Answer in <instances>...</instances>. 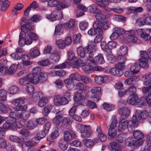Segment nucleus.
<instances>
[{"instance_id":"a19ab883","label":"nucleus","mask_w":151,"mask_h":151,"mask_svg":"<svg viewBox=\"0 0 151 151\" xmlns=\"http://www.w3.org/2000/svg\"><path fill=\"white\" fill-rule=\"evenodd\" d=\"M17 66L16 64H13L9 68H7V74L12 75L16 71Z\"/></svg>"},{"instance_id":"13d9d810","label":"nucleus","mask_w":151,"mask_h":151,"mask_svg":"<svg viewBox=\"0 0 151 151\" xmlns=\"http://www.w3.org/2000/svg\"><path fill=\"white\" fill-rule=\"evenodd\" d=\"M48 100L47 98H43L41 99L38 102V105L41 107L44 106L48 102Z\"/></svg>"},{"instance_id":"8fccbe9b","label":"nucleus","mask_w":151,"mask_h":151,"mask_svg":"<svg viewBox=\"0 0 151 151\" xmlns=\"http://www.w3.org/2000/svg\"><path fill=\"white\" fill-rule=\"evenodd\" d=\"M114 32H116L119 36L120 35H122L124 36L125 34L126 31L124 30L123 28L117 27H115L114 28Z\"/></svg>"},{"instance_id":"7c9ffc66","label":"nucleus","mask_w":151,"mask_h":151,"mask_svg":"<svg viewBox=\"0 0 151 151\" xmlns=\"http://www.w3.org/2000/svg\"><path fill=\"white\" fill-rule=\"evenodd\" d=\"M25 124L26 126L30 129H33L37 126L35 119L27 122Z\"/></svg>"},{"instance_id":"a18cd8bd","label":"nucleus","mask_w":151,"mask_h":151,"mask_svg":"<svg viewBox=\"0 0 151 151\" xmlns=\"http://www.w3.org/2000/svg\"><path fill=\"white\" fill-rule=\"evenodd\" d=\"M8 91L9 93L13 95L18 93L19 90L18 87L13 86L9 88Z\"/></svg>"},{"instance_id":"49530a36","label":"nucleus","mask_w":151,"mask_h":151,"mask_svg":"<svg viewBox=\"0 0 151 151\" xmlns=\"http://www.w3.org/2000/svg\"><path fill=\"white\" fill-rule=\"evenodd\" d=\"M76 89L77 91H84L86 89V87L84 86L83 84L82 83H78L76 84Z\"/></svg>"},{"instance_id":"f257e3e1","label":"nucleus","mask_w":151,"mask_h":151,"mask_svg":"<svg viewBox=\"0 0 151 151\" xmlns=\"http://www.w3.org/2000/svg\"><path fill=\"white\" fill-rule=\"evenodd\" d=\"M96 46L94 45H88L86 47L87 50V54L88 55L87 59L93 63H97L102 64L104 63L105 61L103 55L99 54L93 58L94 55V50Z\"/></svg>"},{"instance_id":"603ef678","label":"nucleus","mask_w":151,"mask_h":151,"mask_svg":"<svg viewBox=\"0 0 151 151\" xmlns=\"http://www.w3.org/2000/svg\"><path fill=\"white\" fill-rule=\"evenodd\" d=\"M6 91L3 89L0 90V99L1 101H5L6 99Z\"/></svg>"},{"instance_id":"a211bd4d","label":"nucleus","mask_w":151,"mask_h":151,"mask_svg":"<svg viewBox=\"0 0 151 151\" xmlns=\"http://www.w3.org/2000/svg\"><path fill=\"white\" fill-rule=\"evenodd\" d=\"M138 98L137 95H130L127 101V103L132 105H135Z\"/></svg>"},{"instance_id":"4468645a","label":"nucleus","mask_w":151,"mask_h":151,"mask_svg":"<svg viewBox=\"0 0 151 151\" xmlns=\"http://www.w3.org/2000/svg\"><path fill=\"white\" fill-rule=\"evenodd\" d=\"M129 125V121L123 118L121 119L119 122L118 126V130L120 132L123 131L126 129Z\"/></svg>"},{"instance_id":"c03bdc74","label":"nucleus","mask_w":151,"mask_h":151,"mask_svg":"<svg viewBox=\"0 0 151 151\" xmlns=\"http://www.w3.org/2000/svg\"><path fill=\"white\" fill-rule=\"evenodd\" d=\"M46 134L45 132L42 131L41 132L37 133L34 138L36 140H39L45 137Z\"/></svg>"},{"instance_id":"69168bd1","label":"nucleus","mask_w":151,"mask_h":151,"mask_svg":"<svg viewBox=\"0 0 151 151\" xmlns=\"http://www.w3.org/2000/svg\"><path fill=\"white\" fill-rule=\"evenodd\" d=\"M42 19V17L38 15H35L31 18L29 20L34 22H37L40 21Z\"/></svg>"},{"instance_id":"473e14b6","label":"nucleus","mask_w":151,"mask_h":151,"mask_svg":"<svg viewBox=\"0 0 151 151\" xmlns=\"http://www.w3.org/2000/svg\"><path fill=\"white\" fill-rule=\"evenodd\" d=\"M101 45L102 49L104 51L106 52L107 53H111V51L108 45V44L107 45L105 42L102 41L101 42Z\"/></svg>"},{"instance_id":"6e6552de","label":"nucleus","mask_w":151,"mask_h":151,"mask_svg":"<svg viewBox=\"0 0 151 151\" xmlns=\"http://www.w3.org/2000/svg\"><path fill=\"white\" fill-rule=\"evenodd\" d=\"M96 3L98 6L103 8L104 10L107 11L108 10L106 6L109 4V1L114 3L119 2L122 0H95Z\"/></svg>"},{"instance_id":"dca6fc26","label":"nucleus","mask_w":151,"mask_h":151,"mask_svg":"<svg viewBox=\"0 0 151 151\" xmlns=\"http://www.w3.org/2000/svg\"><path fill=\"white\" fill-rule=\"evenodd\" d=\"M89 45H88L84 48H83L82 46H80L77 48V53L79 56L81 58H84L86 56V55H88L87 54V50L86 49V47ZM88 56H87V58Z\"/></svg>"},{"instance_id":"0eeeda50","label":"nucleus","mask_w":151,"mask_h":151,"mask_svg":"<svg viewBox=\"0 0 151 151\" xmlns=\"http://www.w3.org/2000/svg\"><path fill=\"white\" fill-rule=\"evenodd\" d=\"M101 90V88L99 87H95L92 89L91 92L92 95L91 98L94 101L97 102L100 99V94Z\"/></svg>"},{"instance_id":"de8ad7c7","label":"nucleus","mask_w":151,"mask_h":151,"mask_svg":"<svg viewBox=\"0 0 151 151\" xmlns=\"http://www.w3.org/2000/svg\"><path fill=\"white\" fill-rule=\"evenodd\" d=\"M33 23L32 22L28 23L26 24H24L22 25L21 27V29L22 31H23L24 30V29L25 28L31 31L33 29Z\"/></svg>"},{"instance_id":"f3484780","label":"nucleus","mask_w":151,"mask_h":151,"mask_svg":"<svg viewBox=\"0 0 151 151\" xmlns=\"http://www.w3.org/2000/svg\"><path fill=\"white\" fill-rule=\"evenodd\" d=\"M10 2L7 0H0V11H6L9 6Z\"/></svg>"},{"instance_id":"423d86ee","label":"nucleus","mask_w":151,"mask_h":151,"mask_svg":"<svg viewBox=\"0 0 151 151\" xmlns=\"http://www.w3.org/2000/svg\"><path fill=\"white\" fill-rule=\"evenodd\" d=\"M48 5L50 7H55L56 9L60 10L68 7V5L65 3H61L60 1L55 0H49Z\"/></svg>"},{"instance_id":"bf43d9fd","label":"nucleus","mask_w":151,"mask_h":151,"mask_svg":"<svg viewBox=\"0 0 151 151\" xmlns=\"http://www.w3.org/2000/svg\"><path fill=\"white\" fill-rule=\"evenodd\" d=\"M81 35L80 33H78L74 35L73 38V42L75 44L79 43Z\"/></svg>"},{"instance_id":"338daca9","label":"nucleus","mask_w":151,"mask_h":151,"mask_svg":"<svg viewBox=\"0 0 151 151\" xmlns=\"http://www.w3.org/2000/svg\"><path fill=\"white\" fill-rule=\"evenodd\" d=\"M62 122L65 125H66L67 127V128L69 129L70 128V119L69 118L65 117L63 118L62 120Z\"/></svg>"},{"instance_id":"052dcab7","label":"nucleus","mask_w":151,"mask_h":151,"mask_svg":"<svg viewBox=\"0 0 151 151\" xmlns=\"http://www.w3.org/2000/svg\"><path fill=\"white\" fill-rule=\"evenodd\" d=\"M56 44L58 47L60 49L64 48L65 46L64 41L61 40H57Z\"/></svg>"},{"instance_id":"774afa93","label":"nucleus","mask_w":151,"mask_h":151,"mask_svg":"<svg viewBox=\"0 0 151 151\" xmlns=\"http://www.w3.org/2000/svg\"><path fill=\"white\" fill-rule=\"evenodd\" d=\"M107 58L108 62L111 63H113L115 61L116 59L114 56L111 53H108Z\"/></svg>"},{"instance_id":"f03ea898","label":"nucleus","mask_w":151,"mask_h":151,"mask_svg":"<svg viewBox=\"0 0 151 151\" xmlns=\"http://www.w3.org/2000/svg\"><path fill=\"white\" fill-rule=\"evenodd\" d=\"M93 28L90 29L88 33L91 36H94L99 33V30H105L108 28V24L106 22H99L98 21L94 22L93 24Z\"/></svg>"},{"instance_id":"09e8293b","label":"nucleus","mask_w":151,"mask_h":151,"mask_svg":"<svg viewBox=\"0 0 151 151\" xmlns=\"http://www.w3.org/2000/svg\"><path fill=\"white\" fill-rule=\"evenodd\" d=\"M37 126L38 125H42L47 121V119L45 117H42L36 119H35Z\"/></svg>"},{"instance_id":"bb28decb","label":"nucleus","mask_w":151,"mask_h":151,"mask_svg":"<svg viewBox=\"0 0 151 151\" xmlns=\"http://www.w3.org/2000/svg\"><path fill=\"white\" fill-rule=\"evenodd\" d=\"M68 146L67 143L63 139L60 140L58 142V147L62 150L64 151L66 150Z\"/></svg>"},{"instance_id":"7ed1b4c3","label":"nucleus","mask_w":151,"mask_h":151,"mask_svg":"<svg viewBox=\"0 0 151 151\" xmlns=\"http://www.w3.org/2000/svg\"><path fill=\"white\" fill-rule=\"evenodd\" d=\"M25 99L24 97L17 98L13 101V103L15 106L14 109L17 111H23L25 110L27 108L26 105H23L24 103Z\"/></svg>"},{"instance_id":"e2e57ef3","label":"nucleus","mask_w":151,"mask_h":151,"mask_svg":"<svg viewBox=\"0 0 151 151\" xmlns=\"http://www.w3.org/2000/svg\"><path fill=\"white\" fill-rule=\"evenodd\" d=\"M51 126V124L49 122H47L44 125L43 131L47 134Z\"/></svg>"},{"instance_id":"39448f33","label":"nucleus","mask_w":151,"mask_h":151,"mask_svg":"<svg viewBox=\"0 0 151 151\" xmlns=\"http://www.w3.org/2000/svg\"><path fill=\"white\" fill-rule=\"evenodd\" d=\"M141 58L139 59V65L143 68H147L148 67V60L149 56L145 51L140 52Z\"/></svg>"},{"instance_id":"79ce46f5","label":"nucleus","mask_w":151,"mask_h":151,"mask_svg":"<svg viewBox=\"0 0 151 151\" xmlns=\"http://www.w3.org/2000/svg\"><path fill=\"white\" fill-rule=\"evenodd\" d=\"M114 19L117 22H122L124 23L125 22L127 18L119 15H116L114 17Z\"/></svg>"},{"instance_id":"5701e85b","label":"nucleus","mask_w":151,"mask_h":151,"mask_svg":"<svg viewBox=\"0 0 151 151\" xmlns=\"http://www.w3.org/2000/svg\"><path fill=\"white\" fill-rule=\"evenodd\" d=\"M64 82L66 84V86L70 90H71L73 87V81L69 78H66L64 80Z\"/></svg>"},{"instance_id":"412c9836","label":"nucleus","mask_w":151,"mask_h":151,"mask_svg":"<svg viewBox=\"0 0 151 151\" xmlns=\"http://www.w3.org/2000/svg\"><path fill=\"white\" fill-rule=\"evenodd\" d=\"M29 54L32 58H34L39 56L40 55L39 50L36 48H31L29 51Z\"/></svg>"},{"instance_id":"ddd939ff","label":"nucleus","mask_w":151,"mask_h":151,"mask_svg":"<svg viewBox=\"0 0 151 151\" xmlns=\"http://www.w3.org/2000/svg\"><path fill=\"white\" fill-rule=\"evenodd\" d=\"M140 118L136 114L133 115L132 120L129 121V125L131 127H134L137 126L139 123Z\"/></svg>"},{"instance_id":"c9c22d12","label":"nucleus","mask_w":151,"mask_h":151,"mask_svg":"<svg viewBox=\"0 0 151 151\" xmlns=\"http://www.w3.org/2000/svg\"><path fill=\"white\" fill-rule=\"evenodd\" d=\"M133 135L134 138L137 139H142L144 137V134L141 131L136 130L134 131Z\"/></svg>"},{"instance_id":"6e6d98bb","label":"nucleus","mask_w":151,"mask_h":151,"mask_svg":"<svg viewBox=\"0 0 151 151\" xmlns=\"http://www.w3.org/2000/svg\"><path fill=\"white\" fill-rule=\"evenodd\" d=\"M23 7L24 5L23 4L19 3L17 4V6L13 9L12 10V14L14 15H15L17 11L20 10Z\"/></svg>"},{"instance_id":"37998d69","label":"nucleus","mask_w":151,"mask_h":151,"mask_svg":"<svg viewBox=\"0 0 151 151\" xmlns=\"http://www.w3.org/2000/svg\"><path fill=\"white\" fill-rule=\"evenodd\" d=\"M83 143L84 145L88 148H90L93 145V143L92 139H88L83 140Z\"/></svg>"},{"instance_id":"20e7f679","label":"nucleus","mask_w":151,"mask_h":151,"mask_svg":"<svg viewBox=\"0 0 151 151\" xmlns=\"http://www.w3.org/2000/svg\"><path fill=\"white\" fill-rule=\"evenodd\" d=\"M78 127L81 133V136L83 138L86 139L90 136L92 132L88 126L79 124H78Z\"/></svg>"},{"instance_id":"b1692460","label":"nucleus","mask_w":151,"mask_h":151,"mask_svg":"<svg viewBox=\"0 0 151 151\" xmlns=\"http://www.w3.org/2000/svg\"><path fill=\"white\" fill-rule=\"evenodd\" d=\"M28 78H29V82L34 84H37L40 81L39 76H34L32 74H29L28 76Z\"/></svg>"},{"instance_id":"680f3d73","label":"nucleus","mask_w":151,"mask_h":151,"mask_svg":"<svg viewBox=\"0 0 151 151\" xmlns=\"http://www.w3.org/2000/svg\"><path fill=\"white\" fill-rule=\"evenodd\" d=\"M75 24V22L74 19H71L69 22L66 24V26L70 29L73 30Z\"/></svg>"},{"instance_id":"4be33fe9","label":"nucleus","mask_w":151,"mask_h":151,"mask_svg":"<svg viewBox=\"0 0 151 151\" xmlns=\"http://www.w3.org/2000/svg\"><path fill=\"white\" fill-rule=\"evenodd\" d=\"M82 69L83 71L86 74H88L93 71V66L92 65H86L82 67Z\"/></svg>"},{"instance_id":"4c0bfd02","label":"nucleus","mask_w":151,"mask_h":151,"mask_svg":"<svg viewBox=\"0 0 151 151\" xmlns=\"http://www.w3.org/2000/svg\"><path fill=\"white\" fill-rule=\"evenodd\" d=\"M30 114V113L28 112H23L19 114L18 117L21 119L26 120L29 118Z\"/></svg>"},{"instance_id":"c756f323","label":"nucleus","mask_w":151,"mask_h":151,"mask_svg":"<svg viewBox=\"0 0 151 151\" xmlns=\"http://www.w3.org/2000/svg\"><path fill=\"white\" fill-rule=\"evenodd\" d=\"M104 30H99V33L95 37L94 40V43L96 44L100 42L102 40V35Z\"/></svg>"},{"instance_id":"f704fd0d","label":"nucleus","mask_w":151,"mask_h":151,"mask_svg":"<svg viewBox=\"0 0 151 151\" xmlns=\"http://www.w3.org/2000/svg\"><path fill=\"white\" fill-rule=\"evenodd\" d=\"M95 17L97 21H99L98 22H106V21H104L103 22H102V21L104 20L106 18L105 16L101 13V11H100V12L97 13L95 15Z\"/></svg>"},{"instance_id":"f8f14e48","label":"nucleus","mask_w":151,"mask_h":151,"mask_svg":"<svg viewBox=\"0 0 151 151\" xmlns=\"http://www.w3.org/2000/svg\"><path fill=\"white\" fill-rule=\"evenodd\" d=\"M136 114L137 116L140 120H143L146 119L149 116V112L146 110L142 111L140 110H137L136 111Z\"/></svg>"},{"instance_id":"aec40b11","label":"nucleus","mask_w":151,"mask_h":151,"mask_svg":"<svg viewBox=\"0 0 151 151\" xmlns=\"http://www.w3.org/2000/svg\"><path fill=\"white\" fill-rule=\"evenodd\" d=\"M86 98V95L85 93L76 92L74 95V99L75 101H80L84 100Z\"/></svg>"},{"instance_id":"1a4fd4ad","label":"nucleus","mask_w":151,"mask_h":151,"mask_svg":"<svg viewBox=\"0 0 151 151\" xmlns=\"http://www.w3.org/2000/svg\"><path fill=\"white\" fill-rule=\"evenodd\" d=\"M64 140L69 141L71 140L73 138H75L76 135L73 131L69 129L64 132Z\"/></svg>"},{"instance_id":"e433bc0d","label":"nucleus","mask_w":151,"mask_h":151,"mask_svg":"<svg viewBox=\"0 0 151 151\" xmlns=\"http://www.w3.org/2000/svg\"><path fill=\"white\" fill-rule=\"evenodd\" d=\"M89 11L92 13L96 14L100 12V10L95 5L92 4L88 7Z\"/></svg>"},{"instance_id":"4d7b16f0","label":"nucleus","mask_w":151,"mask_h":151,"mask_svg":"<svg viewBox=\"0 0 151 151\" xmlns=\"http://www.w3.org/2000/svg\"><path fill=\"white\" fill-rule=\"evenodd\" d=\"M103 107L107 111H110L114 109V106L112 104L104 103L103 104Z\"/></svg>"},{"instance_id":"3c124183","label":"nucleus","mask_w":151,"mask_h":151,"mask_svg":"<svg viewBox=\"0 0 151 151\" xmlns=\"http://www.w3.org/2000/svg\"><path fill=\"white\" fill-rule=\"evenodd\" d=\"M85 64V62L83 60L79 59L76 61H75L73 67L77 68L78 67H83Z\"/></svg>"},{"instance_id":"2eb2a0df","label":"nucleus","mask_w":151,"mask_h":151,"mask_svg":"<svg viewBox=\"0 0 151 151\" xmlns=\"http://www.w3.org/2000/svg\"><path fill=\"white\" fill-rule=\"evenodd\" d=\"M108 80L107 76L105 75L104 76H96L94 78L95 82L98 85H100L102 83L106 82Z\"/></svg>"},{"instance_id":"a878e982","label":"nucleus","mask_w":151,"mask_h":151,"mask_svg":"<svg viewBox=\"0 0 151 151\" xmlns=\"http://www.w3.org/2000/svg\"><path fill=\"white\" fill-rule=\"evenodd\" d=\"M110 146L111 149L115 151H122L120 145L115 142H111Z\"/></svg>"},{"instance_id":"ea45409f","label":"nucleus","mask_w":151,"mask_h":151,"mask_svg":"<svg viewBox=\"0 0 151 151\" xmlns=\"http://www.w3.org/2000/svg\"><path fill=\"white\" fill-rule=\"evenodd\" d=\"M108 134L112 138H114L117 135V131L115 128L109 127L108 130Z\"/></svg>"},{"instance_id":"393cba45","label":"nucleus","mask_w":151,"mask_h":151,"mask_svg":"<svg viewBox=\"0 0 151 151\" xmlns=\"http://www.w3.org/2000/svg\"><path fill=\"white\" fill-rule=\"evenodd\" d=\"M125 145L128 146L137 147L136 140H134L132 138L129 137L125 140Z\"/></svg>"},{"instance_id":"6ab92c4d","label":"nucleus","mask_w":151,"mask_h":151,"mask_svg":"<svg viewBox=\"0 0 151 151\" xmlns=\"http://www.w3.org/2000/svg\"><path fill=\"white\" fill-rule=\"evenodd\" d=\"M144 85L151 84V73L146 74L142 77Z\"/></svg>"},{"instance_id":"9d476101","label":"nucleus","mask_w":151,"mask_h":151,"mask_svg":"<svg viewBox=\"0 0 151 151\" xmlns=\"http://www.w3.org/2000/svg\"><path fill=\"white\" fill-rule=\"evenodd\" d=\"M0 112L3 113H11V114L14 115L15 112H12V110L9 106L6 104L0 103Z\"/></svg>"},{"instance_id":"0e129e2a","label":"nucleus","mask_w":151,"mask_h":151,"mask_svg":"<svg viewBox=\"0 0 151 151\" xmlns=\"http://www.w3.org/2000/svg\"><path fill=\"white\" fill-rule=\"evenodd\" d=\"M109 72L112 75L116 76H119L120 75L119 73H122L121 71L119 70L116 67L111 69L110 70Z\"/></svg>"},{"instance_id":"2f4dec72","label":"nucleus","mask_w":151,"mask_h":151,"mask_svg":"<svg viewBox=\"0 0 151 151\" xmlns=\"http://www.w3.org/2000/svg\"><path fill=\"white\" fill-rule=\"evenodd\" d=\"M50 58L52 60L53 63L58 62L60 59V56L58 53L57 51H55L51 54Z\"/></svg>"},{"instance_id":"9b49d317","label":"nucleus","mask_w":151,"mask_h":151,"mask_svg":"<svg viewBox=\"0 0 151 151\" xmlns=\"http://www.w3.org/2000/svg\"><path fill=\"white\" fill-rule=\"evenodd\" d=\"M137 34L143 40L145 41H149L151 37L149 34L146 33L145 31L142 29H138L137 30Z\"/></svg>"},{"instance_id":"c85d7f7f","label":"nucleus","mask_w":151,"mask_h":151,"mask_svg":"<svg viewBox=\"0 0 151 151\" xmlns=\"http://www.w3.org/2000/svg\"><path fill=\"white\" fill-rule=\"evenodd\" d=\"M140 66L138 63H135L132 65L130 67L131 71L133 73H137L139 72Z\"/></svg>"},{"instance_id":"cd10ccee","label":"nucleus","mask_w":151,"mask_h":151,"mask_svg":"<svg viewBox=\"0 0 151 151\" xmlns=\"http://www.w3.org/2000/svg\"><path fill=\"white\" fill-rule=\"evenodd\" d=\"M119 114L126 117L129 116L130 114L129 109L126 107H123L120 109L119 110Z\"/></svg>"},{"instance_id":"5fc2aeb1","label":"nucleus","mask_w":151,"mask_h":151,"mask_svg":"<svg viewBox=\"0 0 151 151\" xmlns=\"http://www.w3.org/2000/svg\"><path fill=\"white\" fill-rule=\"evenodd\" d=\"M127 92H129L131 95H137L135 94L136 91V88L134 85L132 84L127 90Z\"/></svg>"},{"instance_id":"72a5a7b5","label":"nucleus","mask_w":151,"mask_h":151,"mask_svg":"<svg viewBox=\"0 0 151 151\" xmlns=\"http://www.w3.org/2000/svg\"><path fill=\"white\" fill-rule=\"evenodd\" d=\"M10 114L9 116L8 117V122H9L14 127H15L16 126V117L15 116V114L14 115L11 114V113Z\"/></svg>"},{"instance_id":"864d4df0","label":"nucleus","mask_w":151,"mask_h":151,"mask_svg":"<svg viewBox=\"0 0 151 151\" xmlns=\"http://www.w3.org/2000/svg\"><path fill=\"white\" fill-rule=\"evenodd\" d=\"M29 78H28V76L26 77L20 78L19 80V83L22 85L25 86L29 82Z\"/></svg>"},{"instance_id":"58836bf2","label":"nucleus","mask_w":151,"mask_h":151,"mask_svg":"<svg viewBox=\"0 0 151 151\" xmlns=\"http://www.w3.org/2000/svg\"><path fill=\"white\" fill-rule=\"evenodd\" d=\"M40 82L42 83L46 81L48 78V75L45 72H41L39 75Z\"/></svg>"}]
</instances>
